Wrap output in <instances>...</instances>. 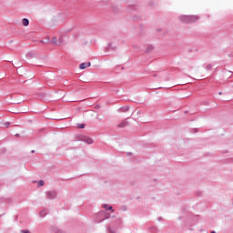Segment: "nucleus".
Masks as SVG:
<instances>
[{
	"label": "nucleus",
	"instance_id": "nucleus-1",
	"mask_svg": "<svg viewBox=\"0 0 233 233\" xmlns=\"http://www.w3.org/2000/svg\"><path fill=\"white\" fill-rule=\"evenodd\" d=\"M110 218V214H108L105 210H101L95 215V222L96 223H102L105 219H108Z\"/></svg>",
	"mask_w": 233,
	"mask_h": 233
},
{
	"label": "nucleus",
	"instance_id": "nucleus-2",
	"mask_svg": "<svg viewBox=\"0 0 233 233\" xmlns=\"http://www.w3.org/2000/svg\"><path fill=\"white\" fill-rule=\"evenodd\" d=\"M178 19L182 23H196V21H198V15H183L178 16Z\"/></svg>",
	"mask_w": 233,
	"mask_h": 233
},
{
	"label": "nucleus",
	"instance_id": "nucleus-3",
	"mask_svg": "<svg viewBox=\"0 0 233 233\" xmlns=\"http://www.w3.org/2000/svg\"><path fill=\"white\" fill-rule=\"evenodd\" d=\"M46 197L47 198V199H56V198H57V191H46Z\"/></svg>",
	"mask_w": 233,
	"mask_h": 233
},
{
	"label": "nucleus",
	"instance_id": "nucleus-4",
	"mask_svg": "<svg viewBox=\"0 0 233 233\" xmlns=\"http://www.w3.org/2000/svg\"><path fill=\"white\" fill-rule=\"evenodd\" d=\"M80 141H84V143H87V145H92V143H94V140L88 137H82Z\"/></svg>",
	"mask_w": 233,
	"mask_h": 233
},
{
	"label": "nucleus",
	"instance_id": "nucleus-5",
	"mask_svg": "<svg viewBox=\"0 0 233 233\" xmlns=\"http://www.w3.org/2000/svg\"><path fill=\"white\" fill-rule=\"evenodd\" d=\"M91 66L90 62H85V63L80 64L79 68H80V70H85V68H88V66Z\"/></svg>",
	"mask_w": 233,
	"mask_h": 233
},
{
	"label": "nucleus",
	"instance_id": "nucleus-6",
	"mask_svg": "<svg viewBox=\"0 0 233 233\" xmlns=\"http://www.w3.org/2000/svg\"><path fill=\"white\" fill-rule=\"evenodd\" d=\"M51 43H52V45H55L56 46H57V45H61V41L59 43H57V37H56V36H54L51 39Z\"/></svg>",
	"mask_w": 233,
	"mask_h": 233
},
{
	"label": "nucleus",
	"instance_id": "nucleus-7",
	"mask_svg": "<svg viewBox=\"0 0 233 233\" xmlns=\"http://www.w3.org/2000/svg\"><path fill=\"white\" fill-rule=\"evenodd\" d=\"M119 110H120V112H128V110H130V106H124L120 107Z\"/></svg>",
	"mask_w": 233,
	"mask_h": 233
},
{
	"label": "nucleus",
	"instance_id": "nucleus-8",
	"mask_svg": "<svg viewBox=\"0 0 233 233\" xmlns=\"http://www.w3.org/2000/svg\"><path fill=\"white\" fill-rule=\"evenodd\" d=\"M102 207L106 210H111L112 212H114V208H112V206H108L107 204H103Z\"/></svg>",
	"mask_w": 233,
	"mask_h": 233
},
{
	"label": "nucleus",
	"instance_id": "nucleus-9",
	"mask_svg": "<svg viewBox=\"0 0 233 233\" xmlns=\"http://www.w3.org/2000/svg\"><path fill=\"white\" fill-rule=\"evenodd\" d=\"M22 23L24 26H28L30 25V20H28V18H23Z\"/></svg>",
	"mask_w": 233,
	"mask_h": 233
},
{
	"label": "nucleus",
	"instance_id": "nucleus-10",
	"mask_svg": "<svg viewBox=\"0 0 233 233\" xmlns=\"http://www.w3.org/2000/svg\"><path fill=\"white\" fill-rule=\"evenodd\" d=\"M128 125V122L127 120L122 121L120 124H118L119 128H125Z\"/></svg>",
	"mask_w": 233,
	"mask_h": 233
},
{
	"label": "nucleus",
	"instance_id": "nucleus-11",
	"mask_svg": "<svg viewBox=\"0 0 233 233\" xmlns=\"http://www.w3.org/2000/svg\"><path fill=\"white\" fill-rule=\"evenodd\" d=\"M154 50V46L149 45L147 46V49H146V53L148 54L150 52H152Z\"/></svg>",
	"mask_w": 233,
	"mask_h": 233
},
{
	"label": "nucleus",
	"instance_id": "nucleus-12",
	"mask_svg": "<svg viewBox=\"0 0 233 233\" xmlns=\"http://www.w3.org/2000/svg\"><path fill=\"white\" fill-rule=\"evenodd\" d=\"M39 216L40 218H45L46 216V210L40 211Z\"/></svg>",
	"mask_w": 233,
	"mask_h": 233
},
{
	"label": "nucleus",
	"instance_id": "nucleus-13",
	"mask_svg": "<svg viewBox=\"0 0 233 233\" xmlns=\"http://www.w3.org/2000/svg\"><path fill=\"white\" fill-rule=\"evenodd\" d=\"M107 233H116V229L115 228H108L107 230H106Z\"/></svg>",
	"mask_w": 233,
	"mask_h": 233
},
{
	"label": "nucleus",
	"instance_id": "nucleus-14",
	"mask_svg": "<svg viewBox=\"0 0 233 233\" xmlns=\"http://www.w3.org/2000/svg\"><path fill=\"white\" fill-rule=\"evenodd\" d=\"M37 185L38 187H43L45 185V181L39 180Z\"/></svg>",
	"mask_w": 233,
	"mask_h": 233
},
{
	"label": "nucleus",
	"instance_id": "nucleus-15",
	"mask_svg": "<svg viewBox=\"0 0 233 233\" xmlns=\"http://www.w3.org/2000/svg\"><path fill=\"white\" fill-rule=\"evenodd\" d=\"M55 233H66L65 231L59 229V228H56L55 229Z\"/></svg>",
	"mask_w": 233,
	"mask_h": 233
},
{
	"label": "nucleus",
	"instance_id": "nucleus-16",
	"mask_svg": "<svg viewBox=\"0 0 233 233\" xmlns=\"http://www.w3.org/2000/svg\"><path fill=\"white\" fill-rule=\"evenodd\" d=\"M20 233H30V230H28V229H22V230H20Z\"/></svg>",
	"mask_w": 233,
	"mask_h": 233
},
{
	"label": "nucleus",
	"instance_id": "nucleus-17",
	"mask_svg": "<svg viewBox=\"0 0 233 233\" xmlns=\"http://www.w3.org/2000/svg\"><path fill=\"white\" fill-rule=\"evenodd\" d=\"M206 68H207V70H212V65H208L207 66H206Z\"/></svg>",
	"mask_w": 233,
	"mask_h": 233
},
{
	"label": "nucleus",
	"instance_id": "nucleus-18",
	"mask_svg": "<svg viewBox=\"0 0 233 233\" xmlns=\"http://www.w3.org/2000/svg\"><path fill=\"white\" fill-rule=\"evenodd\" d=\"M4 125H5V128H8V127H10V122H5Z\"/></svg>",
	"mask_w": 233,
	"mask_h": 233
},
{
	"label": "nucleus",
	"instance_id": "nucleus-19",
	"mask_svg": "<svg viewBox=\"0 0 233 233\" xmlns=\"http://www.w3.org/2000/svg\"><path fill=\"white\" fill-rule=\"evenodd\" d=\"M85 124H78V128H85Z\"/></svg>",
	"mask_w": 233,
	"mask_h": 233
},
{
	"label": "nucleus",
	"instance_id": "nucleus-20",
	"mask_svg": "<svg viewBox=\"0 0 233 233\" xmlns=\"http://www.w3.org/2000/svg\"><path fill=\"white\" fill-rule=\"evenodd\" d=\"M163 219L161 217L157 218V221H161Z\"/></svg>",
	"mask_w": 233,
	"mask_h": 233
},
{
	"label": "nucleus",
	"instance_id": "nucleus-21",
	"mask_svg": "<svg viewBox=\"0 0 233 233\" xmlns=\"http://www.w3.org/2000/svg\"><path fill=\"white\" fill-rule=\"evenodd\" d=\"M127 156H132V153L128 152L127 153Z\"/></svg>",
	"mask_w": 233,
	"mask_h": 233
},
{
	"label": "nucleus",
	"instance_id": "nucleus-22",
	"mask_svg": "<svg viewBox=\"0 0 233 233\" xmlns=\"http://www.w3.org/2000/svg\"><path fill=\"white\" fill-rule=\"evenodd\" d=\"M35 150H32V151H31V154H35Z\"/></svg>",
	"mask_w": 233,
	"mask_h": 233
},
{
	"label": "nucleus",
	"instance_id": "nucleus-23",
	"mask_svg": "<svg viewBox=\"0 0 233 233\" xmlns=\"http://www.w3.org/2000/svg\"><path fill=\"white\" fill-rule=\"evenodd\" d=\"M223 93L222 92H219L218 95L221 96Z\"/></svg>",
	"mask_w": 233,
	"mask_h": 233
},
{
	"label": "nucleus",
	"instance_id": "nucleus-24",
	"mask_svg": "<svg viewBox=\"0 0 233 233\" xmlns=\"http://www.w3.org/2000/svg\"><path fill=\"white\" fill-rule=\"evenodd\" d=\"M15 137H19V134H16Z\"/></svg>",
	"mask_w": 233,
	"mask_h": 233
},
{
	"label": "nucleus",
	"instance_id": "nucleus-25",
	"mask_svg": "<svg viewBox=\"0 0 233 233\" xmlns=\"http://www.w3.org/2000/svg\"><path fill=\"white\" fill-rule=\"evenodd\" d=\"M211 233H216V231H211Z\"/></svg>",
	"mask_w": 233,
	"mask_h": 233
}]
</instances>
